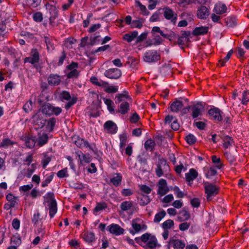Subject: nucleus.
I'll use <instances>...</instances> for the list:
<instances>
[{
  "mask_svg": "<svg viewBox=\"0 0 249 249\" xmlns=\"http://www.w3.org/2000/svg\"><path fill=\"white\" fill-rule=\"evenodd\" d=\"M47 9L49 11V14L52 16H56L58 14V10L54 5H48Z\"/></svg>",
  "mask_w": 249,
  "mask_h": 249,
  "instance_id": "nucleus-57",
  "label": "nucleus"
},
{
  "mask_svg": "<svg viewBox=\"0 0 249 249\" xmlns=\"http://www.w3.org/2000/svg\"><path fill=\"white\" fill-rule=\"evenodd\" d=\"M208 114L210 119L212 120L220 122L223 120V112L217 107L211 108L208 110Z\"/></svg>",
  "mask_w": 249,
  "mask_h": 249,
  "instance_id": "nucleus-7",
  "label": "nucleus"
},
{
  "mask_svg": "<svg viewBox=\"0 0 249 249\" xmlns=\"http://www.w3.org/2000/svg\"><path fill=\"white\" fill-rule=\"evenodd\" d=\"M150 201L149 197L146 195H142V197L140 199V204L141 205H146L149 203Z\"/></svg>",
  "mask_w": 249,
  "mask_h": 249,
  "instance_id": "nucleus-60",
  "label": "nucleus"
},
{
  "mask_svg": "<svg viewBox=\"0 0 249 249\" xmlns=\"http://www.w3.org/2000/svg\"><path fill=\"white\" fill-rule=\"evenodd\" d=\"M54 176L53 173H52L51 175L46 176L45 179L42 181L41 186L45 187L52 181Z\"/></svg>",
  "mask_w": 249,
  "mask_h": 249,
  "instance_id": "nucleus-48",
  "label": "nucleus"
},
{
  "mask_svg": "<svg viewBox=\"0 0 249 249\" xmlns=\"http://www.w3.org/2000/svg\"><path fill=\"white\" fill-rule=\"evenodd\" d=\"M183 104L182 101L176 100L170 106V109L172 112H178L183 107Z\"/></svg>",
  "mask_w": 249,
  "mask_h": 249,
  "instance_id": "nucleus-25",
  "label": "nucleus"
},
{
  "mask_svg": "<svg viewBox=\"0 0 249 249\" xmlns=\"http://www.w3.org/2000/svg\"><path fill=\"white\" fill-rule=\"evenodd\" d=\"M223 20L224 21L223 24L228 27H232L237 24L234 17H227Z\"/></svg>",
  "mask_w": 249,
  "mask_h": 249,
  "instance_id": "nucleus-29",
  "label": "nucleus"
},
{
  "mask_svg": "<svg viewBox=\"0 0 249 249\" xmlns=\"http://www.w3.org/2000/svg\"><path fill=\"white\" fill-rule=\"evenodd\" d=\"M223 141V146L225 149L228 148L232 145L233 140L229 136H225L222 138Z\"/></svg>",
  "mask_w": 249,
  "mask_h": 249,
  "instance_id": "nucleus-42",
  "label": "nucleus"
},
{
  "mask_svg": "<svg viewBox=\"0 0 249 249\" xmlns=\"http://www.w3.org/2000/svg\"><path fill=\"white\" fill-rule=\"evenodd\" d=\"M169 246L174 249H183L185 247V243L183 241L171 238L169 241Z\"/></svg>",
  "mask_w": 249,
  "mask_h": 249,
  "instance_id": "nucleus-14",
  "label": "nucleus"
},
{
  "mask_svg": "<svg viewBox=\"0 0 249 249\" xmlns=\"http://www.w3.org/2000/svg\"><path fill=\"white\" fill-rule=\"evenodd\" d=\"M42 220V218L41 217V215L40 213L38 211H36V212L34 214L33 217L32 218V222L34 224V226H36L39 222H41Z\"/></svg>",
  "mask_w": 249,
  "mask_h": 249,
  "instance_id": "nucleus-40",
  "label": "nucleus"
},
{
  "mask_svg": "<svg viewBox=\"0 0 249 249\" xmlns=\"http://www.w3.org/2000/svg\"><path fill=\"white\" fill-rule=\"evenodd\" d=\"M104 102L107 106V109L110 112V113L111 114H114L115 113V110L113 102L109 99H106L104 100Z\"/></svg>",
  "mask_w": 249,
  "mask_h": 249,
  "instance_id": "nucleus-44",
  "label": "nucleus"
},
{
  "mask_svg": "<svg viewBox=\"0 0 249 249\" xmlns=\"http://www.w3.org/2000/svg\"><path fill=\"white\" fill-rule=\"evenodd\" d=\"M82 236L84 241L88 243H92L96 239L95 234L90 231H86L83 232Z\"/></svg>",
  "mask_w": 249,
  "mask_h": 249,
  "instance_id": "nucleus-21",
  "label": "nucleus"
},
{
  "mask_svg": "<svg viewBox=\"0 0 249 249\" xmlns=\"http://www.w3.org/2000/svg\"><path fill=\"white\" fill-rule=\"evenodd\" d=\"M122 180V176L120 174L118 173L116 174V176L110 178V181L114 186H118L121 184Z\"/></svg>",
  "mask_w": 249,
  "mask_h": 249,
  "instance_id": "nucleus-36",
  "label": "nucleus"
},
{
  "mask_svg": "<svg viewBox=\"0 0 249 249\" xmlns=\"http://www.w3.org/2000/svg\"><path fill=\"white\" fill-rule=\"evenodd\" d=\"M136 6L139 8V9L141 11V14L143 15H148L149 13L147 12L146 8L144 5H143L140 1H137L136 2Z\"/></svg>",
  "mask_w": 249,
  "mask_h": 249,
  "instance_id": "nucleus-55",
  "label": "nucleus"
},
{
  "mask_svg": "<svg viewBox=\"0 0 249 249\" xmlns=\"http://www.w3.org/2000/svg\"><path fill=\"white\" fill-rule=\"evenodd\" d=\"M160 59V52L155 50H147L143 55V61L149 63L157 62Z\"/></svg>",
  "mask_w": 249,
  "mask_h": 249,
  "instance_id": "nucleus-4",
  "label": "nucleus"
},
{
  "mask_svg": "<svg viewBox=\"0 0 249 249\" xmlns=\"http://www.w3.org/2000/svg\"><path fill=\"white\" fill-rule=\"evenodd\" d=\"M107 208V205L105 202L97 203L96 207L93 209V213L97 214V213Z\"/></svg>",
  "mask_w": 249,
  "mask_h": 249,
  "instance_id": "nucleus-43",
  "label": "nucleus"
},
{
  "mask_svg": "<svg viewBox=\"0 0 249 249\" xmlns=\"http://www.w3.org/2000/svg\"><path fill=\"white\" fill-rule=\"evenodd\" d=\"M106 77L110 78L117 79L122 75L121 71L117 68H112L106 70L104 73Z\"/></svg>",
  "mask_w": 249,
  "mask_h": 249,
  "instance_id": "nucleus-10",
  "label": "nucleus"
},
{
  "mask_svg": "<svg viewBox=\"0 0 249 249\" xmlns=\"http://www.w3.org/2000/svg\"><path fill=\"white\" fill-rule=\"evenodd\" d=\"M155 146V142L151 139L147 140L144 143V147L146 150L153 151Z\"/></svg>",
  "mask_w": 249,
  "mask_h": 249,
  "instance_id": "nucleus-41",
  "label": "nucleus"
},
{
  "mask_svg": "<svg viewBox=\"0 0 249 249\" xmlns=\"http://www.w3.org/2000/svg\"><path fill=\"white\" fill-rule=\"evenodd\" d=\"M109 231L110 233L114 234L116 235L123 234L124 232V229L121 228L119 225L112 224L109 226Z\"/></svg>",
  "mask_w": 249,
  "mask_h": 249,
  "instance_id": "nucleus-19",
  "label": "nucleus"
},
{
  "mask_svg": "<svg viewBox=\"0 0 249 249\" xmlns=\"http://www.w3.org/2000/svg\"><path fill=\"white\" fill-rule=\"evenodd\" d=\"M208 26H200L196 27L192 32V34L195 36H203L208 33Z\"/></svg>",
  "mask_w": 249,
  "mask_h": 249,
  "instance_id": "nucleus-20",
  "label": "nucleus"
},
{
  "mask_svg": "<svg viewBox=\"0 0 249 249\" xmlns=\"http://www.w3.org/2000/svg\"><path fill=\"white\" fill-rule=\"evenodd\" d=\"M52 105L50 103H47L42 106L41 112L43 114L50 116L52 115Z\"/></svg>",
  "mask_w": 249,
  "mask_h": 249,
  "instance_id": "nucleus-35",
  "label": "nucleus"
},
{
  "mask_svg": "<svg viewBox=\"0 0 249 249\" xmlns=\"http://www.w3.org/2000/svg\"><path fill=\"white\" fill-rule=\"evenodd\" d=\"M130 109L129 104L127 102H123L121 103L120 105L118 107L117 112L120 113L121 114H126Z\"/></svg>",
  "mask_w": 249,
  "mask_h": 249,
  "instance_id": "nucleus-23",
  "label": "nucleus"
},
{
  "mask_svg": "<svg viewBox=\"0 0 249 249\" xmlns=\"http://www.w3.org/2000/svg\"><path fill=\"white\" fill-rule=\"evenodd\" d=\"M32 101L30 100L28 102H27L23 107V109L26 112H29L32 109Z\"/></svg>",
  "mask_w": 249,
  "mask_h": 249,
  "instance_id": "nucleus-63",
  "label": "nucleus"
},
{
  "mask_svg": "<svg viewBox=\"0 0 249 249\" xmlns=\"http://www.w3.org/2000/svg\"><path fill=\"white\" fill-rule=\"evenodd\" d=\"M174 225V221L172 220L168 219L165 221L162 224V228L164 230H167L171 229Z\"/></svg>",
  "mask_w": 249,
  "mask_h": 249,
  "instance_id": "nucleus-52",
  "label": "nucleus"
},
{
  "mask_svg": "<svg viewBox=\"0 0 249 249\" xmlns=\"http://www.w3.org/2000/svg\"><path fill=\"white\" fill-rule=\"evenodd\" d=\"M90 81L93 84L96 86L102 87H106L108 83L107 82L103 81L101 80H99L95 76H92L90 79Z\"/></svg>",
  "mask_w": 249,
  "mask_h": 249,
  "instance_id": "nucleus-28",
  "label": "nucleus"
},
{
  "mask_svg": "<svg viewBox=\"0 0 249 249\" xmlns=\"http://www.w3.org/2000/svg\"><path fill=\"white\" fill-rule=\"evenodd\" d=\"M59 98L62 102H64L65 101H68L65 105V108L67 110L69 109L71 106H73L77 101V97H71L70 92L66 90H63L59 93Z\"/></svg>",
  "mask_w": 249,
  "mask_h": 249,
  "instance_id": "nucleus-3",
  "label": "nucleus"
},
{
  "mask_svg": "<svg viewBox=\"0 0 249 249\" xmlns=\"http://www.w3.org/2000/svg\"><path fill=\"white\" fill-rule=\"evenodd\" d=\"M210 12L209 9L205 6L199 7L197 10V16H209Z\"/></svg>",
  "mask_w": 249,
  "mask_h": 249,
  "instance_id": "nucleus-39",
  "label": "nucleus"
},
{
  "mask_svg": "<svg viewBox=\"0 0 249 249\" xmlns=\"http://www.w3.org/2000/svg\"><path fill=\"white\" fill-rule=\"evenodd\" d=\"M137 219H134L132 221V227L133 230H130V233L134 235L136 233L139 232L141 230V225L137 222Z\"/></svg>",
  "mask_w": 249,
  "mask_h": 249,
  "instance_id": "nucleus-33",
  "label": "nucleus"
},
{
  "mask_svg": "<svg viewBox=\"0 0 249 249\" xmlns=\"http://www.w3.org/2000/svg\"><path fill=\"white\" fill-rule=\"evenodd\" d=\"M205 186V192L206 198L208 200H211L213 197L218 194L219 188L216 185L209 182L206 183Z\"/></svg>",
  "mask_w": 249,
  "mask_h": 249,
  "instance_id": "nucleus-5",
  "label": "nucleus"
},
{
  "mask_svg": "<svg viewBox=\"0 0 249 249\" xmlns=\"http://www.w3.org/2000/svg\"><path fill=\"white\" fill-rule=\"evenodd\" d=\"M33 122L35 126H37L36 128H41L45 124L46 120L44 119L40 114L36 113L33 118Z\"/></svg>",
  "mask_w": 249,
  "mask_h": 249,
  "instance_id": "nucleus-12",
  "label": "nucleus"
},
{
  "mask_svg": "<svg viewBox=\"0 0 249 249\" xmlns=\"http://www.w3.org/2000/svg\"><path fill=\"white\" fill-rule=\"evenodd\" d=\"M185 140L189 144H193L196 142V137L193 134H190L188 135H187L186 137Z\"/></svg>",
  "mask_w": 249,
  "mask_h": 249,
  "instance_id": "nucleus-59",
  "label": "nucleus"
},
{
  "mask_svg": "<svg viewBox=\"0 0 249 249\" xmlns=\"http://www.w3.org/2000/svg\"><path fill=\"white\" fill-rule=\"evenodd\" d=\"M40 54L36 49H33L31 51V55L29 57H25L24 59L25 63L28 62L35 67L39 62Z\"/></svg>",
  "mask_w": 249,
  "mask_h": 249,
  "instance_id": "nucleus-6",
  "label": "nucleus"
},
{
  "mask_svg": "<svg viewBox=\"0 0 249 249\" xmlns=\"http://www.w3.org/2000/svg\"><path fill=\"white\" fill-rule=\"evenodd\" d=\"M25 143L27 147L32 148L34 147L36 143V139L32 137H27L25 139Z\"/></svg>",
  "mask_w": 249,
  "mask_h": 249,
  "instance_id": "nucleus-38",
  "label": "nucleus"
},
{
  "mask_svg": "<svg viewBox=\"0 0 249 249\" xmlns=\"http://www.w3.org/2000/svg\"><path fill=\"white\" fill-rule=\"evenodd\" d=\"M49 140L48 135L44 132H39L36 139L37 146L41 147L46 144Z\"/></svg>",
  "mask_w": 249,
  "mask_h": 249,
  "instance_id": "nucleus-16",
  "label": "nucleus"
},
{
  "mask_svg": "<svg viewBox=\"0 0 249 249\" xmlns=\"http://www.w3.org/2000/svg\"><path fill=\"white\" fill-rule=\"evenodd\" d=\"M166 213L163 210L161 211L160 212L156 214L154 219V222L159 223L160 221L166 215Z\"/></svg>",
  "mask_w": 249,
  "mask_h": 249,
  "instance_id": "nucleus-45",
  "label": "nucleus"
},
{
  "mask_svg": "<svg viewBox=\"0 0 249 249\" xmlns=\"http://www.w3.org/2000/svg\"><path fill=\"white\" fill-rule=\"evenodd\" d=\"M45 199L43 204L46 205V209L49 210V215L53 218L57 212V202L54 198V194L53 192H48L44 196Z\"/></svg>",
  "mask_w": 249,
  "mask_h": 249,
  "instance_id": "nucleus-2",
  "label": "nucleus"
},
{
  "mask_svg": "<svg viewBox=\"0 0 249 249\" xmlns=\"http://www.w3.org/2000/svg\"><path fill=\"white\" fill-rule=\"evenodd\" d=\"M79 75V72L77 70L70 71L67 74L68 78H77Z\"/></svg>",
  "mask_w": 249,
  "mask_h": 249,
  "instance_id": "nucleus-64",
  "label": "nucleus"
},
{
  "mask_svg": "<svg viewBox=\"0 0 249 249\" xmlns=\"http://www.w3.org/2000/svg\"><path fill=\"white\" fill-rule=\"evenodd\" d=\"M120 147L123 148L125 146L127 142V137L125 134L121 135L120 137Z\"/></svg>",
  "mask_w": 249,
  "mask_h": 249,
  "instance_id": "nucleus-62",
  "label": "nucleus"
},
{
  "mask_svg": "<svg viewBox=\"0 0 249 249\" xmlns=\"http://www.w3.org/2000/svg\"><path fill=\"white\" fill-rule=\"evenodd\" d=\"M7 200L8 201L11 206L12 205L14 207L18 204V197L14 196L13 194H8L6 197Z\"/></svg>",
  "mask_w": 249,
  "mask_h": 249,
  "instance_id": "nucleus-32",
  "label": "nucleus"
},
{
  "mask_svg": "<svg viewBox=\"0 0 249 249\" xmlns=\"http://www.w3.org/2000/svg\"><path fill=\"white\" fill-rule=\"evenodd\" d=\"M204 110L203 106L200 104L191 106V110L192 111L191 116L193 118H196L202 115V112Z\"/></svg>",
  "mask_w": 249,
  "mask_h": 249,
  "instance_id": "nucleus-15",
  "label": "nucleus"
},
{
  "mask_svg": "<svg viewBox=\"0 0 249 249\" xmlns=\"http://www.w3.org/2000/svg\"><path fill=\"white\" fill-rule=\"evenodd\" d=\"M20 35L21 36H24V38L27 41H29V42L32 41L35 38L34 35L29 32H26L24 31H22L20 33Z\"/></svg>",
  "mask_w": 249,
  "mask_h": 249,
  "instance_id": "nucleus-51",
  "label": "nucleus"
},
{
  "mask_svg": "<svg viewBox=\"0 0 249 249\" xmlns=\"http://www.w3.org/2000/svg\"><path fill=\"white\" fill-rule=\"evenodd\" d=\"M105 91L108 93H116L118 91V86H108V85L106 87H105Z\"/></svg>",
  "mask_w": 249,
  "mask_h": 249,
  "instance_id": "nucleus-54",
  "label": "nucleus"
},
{
  "mask_svg": "<svg viewBox=\"0 0 249 249\" xmlns=\"http://www.w3.org/2000/svg\"><path fill=\"white\" fill-rule=\"evenodd\" d=\"M212 162L214 163L216 165V167L220 169L223 166L222 163L221 162V160L220 158L217 157V156L215 155H213L212 157Z\"/></svg>",
  "mask_w": 249,
  "mask_h": 249,
  "instance_id": "nucleus-53",
  "label": "nucleus"
},
{
  "mask_svg": "<svg viewBox=\"0 0 249 249\" xmlns=\"http://www.w3.org/2000/svg\"><path fill=\"white\" fill-rule=\"evenodd\" d=\"M56 124V119L54 118H51L47 121V124L46 126V130L51 132L53 131L54 126Z\"/></svg>",
  "mask_w": 249,
  "mask_h": 249,
  "instance_id": "nucleus-34",
  "label": "nucleus"
},
{
  "mask_svg": "<svg viewBox=\"0 0 249 249\" xmlns=\"http://www.w3.org/2000/svg\"><path fill=\"white\" fill-rule=\"evenodd\" d=\"M205 176L207 178H210L211 177L216 174V171L213 168H204Z\"/></svg>",
  "mask_w": 249,
  "mask_h": 249,
  "instance_id": "nucleus-47",
  "label": "nucleus"
},
{
  "mask_svg": "<svg viewBox=\"0 0 249 249\" xmlns=\"http://www.w3.org/2000/svg\"><path fill=\"white\" fill-rule=\"evenodd\" d=\"M132 206L133 204L131 202L125 201L121 204L120 208L123 211H126L130 209Z\"/></svg>",
  "mask_w": 249,
  "mask_h": 249,
  "instance_id": "nucleus-46",
  "label": "nucleus"
},
{
  "mask_svg": "<svg viewBox=\"0 0 249 249\" xmlns=\"http://www.w3.org/2000/svg\"><path fill=\"white\" fill-rule=\"evenodd\" d=\"M104 128L107 133L115 134L117 132V125L111 121H107L104 124Z\"/></svg>",
  "mask_w": 249,
  "mask_h": 249,
  "instance_id": "nucleus-17",
  "label": "nucleus"
},
{
  "mask_svg": "<svg viewBox=\"0 0 249 249\" xmlns=\"http://www.w3.org/2000/svg\"><path fill=\"white\" fill-rule=\"evenodd\" d=\"M158 190L157 194L160 196H164L169 191V189L167 185V182L164 179L161 178L160 179L158 183Z\"/></svg>",
  "mask_w": 249,
  "mask_h": 249,
  "instance_id": "nucleus-11",
  "label": "nucleus"
},
{
  "mask_svg": "<svg viewBox=\"0 0 249 249\" xmlns=\"http://www.w3.org/2000/svg\"><path fill=\"white\" fill-rule=\"evenodd\" d=\"M57 176L59 178H64L68 177L69 176V174L68 173L67 168H65L59 171L57 173Z\"/></svg>",
  "mask_w": 249,
  "mask_h": 249,
  "instance_id": "nucleus-56",
  "label": "nucleus"
},
{
  "mask_svg": "<svg viewBox=\"0 0 249 249\" xmlns=\"http://www.w3.org/2000/svg\"><path fill=\"white\" fill-rule=\"evenodd\" d=\"M135 241L144 249H155L157 247H160L155 236L149 233H145L141 237H136Z\"/></svg>",
  "mask_w": 249,
  "mask_h": 249,
  "instance_id": "nucleus-1",
  "label": "nucleus"
},
{
  "mask_svg": "<svg viewBox=\"0 0 249 249\" xmlns=\"http://www.w3.org/2000/svg\"><path fill=\"white\" fill-rule=\"evenodd\" d=\"M129 98L130 97L128 95V92L124 91L123 93L118 94L116 95L115 103L118 104L121 102H126L125 100Z\"/></svg>",
  "mask_w": 249,
  "mask_h": 249,
  "instance_id": "nucleus-26",
  "label": "nucleus"
},
{
  "mask_svg": "<svg viewBox=\"0 0 249 249\" xmlns=\"http://www.w3.org/2000/svg\"><path fill=\"white\" fill-rule=\"evenodd\" d=\"M177 218L179 222L187 220L190 218V214L188 212L182 210L179 213Z\"/></svg>",
  "mask_w": 249,
  "mask_h": 249,
  "instance_id": "nucleus-30",
  "label": "nucleus"
},
{
  "mask_svg": "<svg viewBox=\"0 0 249 249\" xmlns=\"http://www.w3.org/2000/svg\"><path fill=\"white\" fill-rule=\"evenodd\" d=\"M75 41V39L73 38H68L65 40L64 45L67 48L71 49L72 48V45L73 44Z\"/></svg>",
  "mask_w": 249,
  "mask_h": 249,
  "instance_id": "nucleus-50",
  "label": "nucleus"
},
{
  "mask_svg": "<svg viewBox=\"0 0 249 249\" xmlns=\"http://www.w3.org/2000/svg\"><path fill=\"white\" fill-rule=\"evenodd\" d=\"M190 31H181L180 36H178V43L179 45H186L190 42L191 37Z\"/></svg>",
  "mask_w": 249,
  "mask_h": 249,
  "instance_id": "nucleus-8",
  "label": "nucleus"
},
{
  "mask_svg": "<svg viewBox=\"0 0 249 249\" xmlns=\"http://www.w3.org/2000/svg\"><path fill=\"white\" fill-rule=\"evenodd\" d=\"M76 145L80 148H89L94 153H96L97 149L94 148L91 144H90L88 141L81 138H78L75 142Z\"/></svg>",
  "mask_w": 249,
  "mask_h": 249,
  "instance_id": "nucleus-9",
  "label": "nucleus"
},
{
  "mask_svg": "<svg viewBox=\"0 0 249 249\" xmlns=\"http://www.w3.org/2000/svg\"><path fill=\"white\" fill-rule=\"evenodd\" d=\"M76 154L81 165H85L86 163H89L91 161V157L89 154H85L81 151H78L76 152Z\"/></svg>",
  "mask_w": 249,
  "mask_h": 249,
  "instance_id": "nucleus-13",
  "label": "nucleus"
},
{
  "mask_svg": "<svg viewBox=\"0 0 249 249\" xmlns=\"http://www.w3.org/2000/svg\"><path fill=\"white\" fill-rule=\"evenodd\" d=\"M224 155L230 163L232 164L236 161L235 158L231 153L226 152Z\"/></svg>",
  "mask_w": 249,
  "mask_h": 249,
  "instance_id": "nucleus-61",
  "label": "nucleus"
},
{
  "mask_svg": "<svg viewBox=\"0 0 249 249\" xmlns=\"http://www.w3.org/2000/svg\"><path fill=\"white\" fill-rule=\"evenodd\" d=\"M61 81L60 75L56 74H51L48 77V84L51 86H57Z\"/></svg>",
  "mask_w": 249,
  "mask_h": 249,
  "instance_id": "nucleus-18",
  "label": "nucleus"
},
{
  "mask_svg": "<svg viewBox=\"0 0 249 249\" xmlns=\"http://www.w3.org/2000/svg\"><path fill=\"white\" fill-rule=\"evenodd\" d=\"M11 241L14 245V246H16L17 247L21 243V239L18 236H13L11 239Z\"/></svg>",
  "mask_w": 249,
  "mask_h": 249,
  "instance_id": "nucleus-58",
  "label": "nucleus"
},
{
  "mask_svg": "<svg viewBox=\"0 0 249 249\" xmlns=\"http://www.w3.org/2000/svg\"><path fill=\"white\" fill-rule=\"evenodd\" d=\"M198 176L197 172L194 169L191 168L189 172L185 174V178L187 181L190 182L193 181Z\"/></svg>",
  "mask_w": 249,
  "mask_h": 249,
  "instance_id": "nucleus-24",
  "label": "nucleus"
},
{
  "mask_svg": "<svg viewBox=\"0 0 249 249\" xmlns=\"http://www.w3.org/2000/svg\"><path fill=\"white\" fill-rule=\"evenodd\" d=\"M144 19L143 18H141L138 20H133L132 21L131 26L132 28H141Z\"/></svg>",
  "mask_w": 249,
  "mask_h": 249,
  "instance_id": "nucleus-49",
  "label": "nucleus"
},
{
  "mask_svg": "<svg viewBox=\"0 0 249 249\" xmlns=\"http://www.w3.org/2000/svg\"><path fill=\"white\" fill-rule=\"evenodd\" d=\"M159 15H163V16H174V12L171 9L164 7L163 8L160 9L158 10Z\"/></svg>",
  "mask_w": 249,
  "mask_h": 249,
  "instance_id": "nucleus-37",
  "label": "nucleus"
},
{
  "mask_svg": "<svg viewBox=\"0 0 249 249\" xmlns=\"http://www.w3.org/2000/svg\"><path fill=\"white\" fill-rule=\"evenodd\" d=\"M138 35V32L134 31L125 34L123 36V39L129 43L136 38Z\"/></svg>",
  "mask_w": 249,
  "mask_h": 249,
  "instance_id": "nucleus-27",
  "label": "nucleus"
},
{
  "mask_svg": "<svg viewBox=\"0 0 249 249\" xmlns=\"http://www.w3.org/2000/svg\"><path fill=\"white\" fill-rule=\"evenodd\" d=\"M45 42L48 51H52L54 49V45L53 43V39L49 35L44 36Z\"/></svg>",
  "mask_w": 249,
  "mask_h": 249,
  "instance_id": "nucleus-31",
  "label": "nucleus"
},
{
  "mask_svg": "<svg viewBox=\"0 0 249 249\" xmlns=\"http://www.w3.org/2000/svg\"><path fill=\"white\" fill-rule=\"evenodd\" d=\"M213 10L216 14L222 15L227 12V8L225 4L218 2L215 5Z\"/></svg>",
  "mask_w": 249,
  "mask_h": 249,
  "instance_id": "nucleus-22",
  "label": "nucleus"
}]
</instances>
